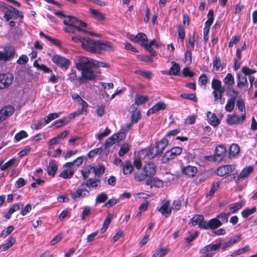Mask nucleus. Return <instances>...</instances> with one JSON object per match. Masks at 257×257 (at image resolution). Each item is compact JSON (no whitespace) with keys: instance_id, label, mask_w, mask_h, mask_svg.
<instances>
[{"instance_id":"nucleus-11","label":"nucleus","mask_w":257,"mask_h":257,"mask_svg":"<svg viewBox=\"0 0 257 257\" xmlns=\"http://www.w3.org/2000/svg\"><path fill=\"white\" fill-rule=\"evenodd\" d=\"M235 168L234 165L222 166L217 169L216 173L218 176L222 177L233 172Z\"/></svg>"},{"instance_id":"nucleus-35","label":"nucleus","mask_w":257,"mask_h":257,"mask_svg":"<svg viewBox=\"0 0 257 257\" xmlns=\"http://www.w3.org/2000/svg\"><path fill=\"white\" fill-rule=\"evenodd\" d=\"M66 18L67 19L63 21L65 25L77 26L78 19L71 16H67Z\"/></svg>"},{"instance_id":"nucleus-57","label":"nucleus","mask_w":257,"mask_h":257,"mask_svg":"<svg viewBox=\"0 0 257 257\" xmlns=\"http://www.w3.org/2000/svg\"><path fill=\"white\" fill-rule=\"evenodd\" d=\"M177 28L178 38L179 39H180L182 40V41H183L185 37V29H184V27L181 25H179L177 26Z\"/></svg>"},{"instance_id":"nucleus-8","label":"nucleus","mask_w":257,"mask_h":257,"mask_svg":"<svg viewBox=\"0 0 257 257\" xmlns=\"http://www.w3.org/2000/svg\"><path fill=\"white\" fill-rule=\"evenodd\" d=\"M182 152V149L181 148L179 147H173L165 153L163 156V160L167 162L170 160L174 159L178 155H180Z\"/></svg>"},{"instance_id":"nucleus-2","label":"nucleus","mask_w":257,"mask_h":257,"mask_svg":"<svg viewBox=\"0 0 257 257\" xmlns=\"http://www.w3.org/2000/svg\"><path fill=\"white\" fill-rule=\"evenodd\" d=\"M97 75L95 72L90 68L81 72V76L78 77V81L80 84H84L90 81H94Z\"/></svg>"},{"instance_id":"nucleus-18","label":"nucleus","mask_w":257,"mask_h":257,"mask_svg":"<svg viewBox=\"0 0 257 257\" xmlns=\"http://www.w3.org/2000/svg\"><path fill=\"white\" fill-rule=\"evenodd\" d=\"M226 153V149L222 145L218 146L215 149V157L217 162L221 161L224 158Z\"/></svg>"},{"instance_id":"nucleus-49","label":"nucleus","mask_w":257,"mask_h":257,"mask_svg":"<svg viewBox=\"0 0 257 257\" xmlns=\"http://www.w3.org/2000/svg\"><path fill=\"white\" fill-rule=\"evenodd\" d=\"M236 99L234 98H230L227 101V103L225 106V109L227 112H231L234 107Z\"/></svg>"},{"instance_id":"nucleus-37","label":"nucleus","mask_w":257,"mask_h":257,"mask_svg":"<svg viewBox=\"0 0 257 257\" xmlns=\"http://www.w3.org/2000/svg\"><path fill=\"white\" fill-rule=\"evenodd\" d=\"M223 82L227 85V87H230L234 84V78L231 73H227L223 79Z\"/></svg>"},{"instance_id":"nucleus-7","label":"nucleus","mask_w":257,"mask_h":257,"mask_svg":"<svg viewBox=\"0 0 257 257\" xmlns=\"http://www.w3.org/2000/svg\"><path fill=\"white\" fill-rule=\"evenodd\" d=\"M125 137V133L124 132H120L113 134L112 136L106 140L105 142V148H108L115 143H117Z\"/></svg>"},{"instance_id":"nucleus-41","label":"nucleus","mask_w":257,"mask_h":257,"mask_svg":"<svg viewBox=\"0 0 257 257\" xmlns=\"http://www.w3.org/2000/svg\"><path fill=\"white\" fill-rule=\"evenodd\" d=\"M112 217L113 216L112 214H108L103 222L102 227L100 229V231L101 233H104V232H105V231L108 227L109 224L110 223Z\"/></svg>"},{"instance_id":"nucleus-47","label":"nucleus","mask_w":257,"mask_h":257,"mask_svg":"<svg viewBox=\"0 0 257 257\" xmlns=\"http://www.w3.org/2000/svg\"><path fill=\"white\" fill-rule=\"evenodd\" d=\"M148 100V97L147 96L138 95H137L135 97V104L137 105H142L146 103Z\"/></svg>"},{"instance_id":"nucleus-38","label":"nucleus","mask_w":257,"mask_h":257,"mask_svg":"<svg viewBox=\"0 0 257 257\" xmlns=\"http://www.w3.org/2000/svg\"><path fill=\"white\" fill-rule=\"evenodd\" d=\"M209 228L211 229H216L222 225L221 221L219 220L217 217L211 219L209 221Z\"/></svg>"},{"instance_id":"nucleus-20","label":"nucleus","mask_w":257,"mask_h":257,"mask_svg":"<svg viewBox=\"0 0 257 257\" xmlns=\"http://www.w3.org/2000/svg\"><path fill=\"white\" fill-rule=\"evenodd\" d=\"M131 121L126 124L127 128H130L135 123H137L141 118V114L140 110H136L132 112L131 114Z\"/></svg>"},{"instance_id":"nucleus-5","label":"nucleus","mask_w":257,"mask_h":257,"mask_svg":"<svg viewBox=\"0 0 257 257\" xmlns=\"http://www.w3.org/2000/svg\"><path fill=\"white\" fill-rule=\"evenodd\" d=\"M14 79L12 74L10 73H0V89L8 88Z\"/></svg>"},{"instance_id":"nucleus-1","label":"nucleus","mask_w":257,"mask_h":257,"mask_svg":"<svg viewBox=\"0 0 257 257\" xmlns=\"http://www.w3.org/2000/svg\"><path fill=\"white\" fill-rule=\"evenodd\" d=\"M97 41L89 37H83L81 43L82 48L85 51L92 54H100L97 49Z\"/></svg>"},{"instance_id":"nucleus-29","label":"nucleus","mask_w":257,"mask_h":257,"mask_svg":"<svg viewBox=\"0 0 257 257\" xmlns=\"http://www.w3.org/2000/svg\"><path fill=\"white\" fill-rule=\"evenodd\" d=\"M208 19L205 23L204 29H209L210 26L212 25L214 17V11L212 9H210L207 14Z\"/></svg>"},{"instance_id":"nucleus-54","label":"nucleus","mask_w":257,"mask_h":257,"mask_svg":"<svg viewBox=\"0 0 257 257\" xmlns=\"http://www.w3.org/2000/svg\"><path fill=\"white\" fill-rule=\"evenodd\" d=\"M221 82L220 80L213 78L211 82V87L213 89L212 92H214L216 93L215 90L219 88L221 86Z\"/></svg>"},{"instance_id":"nucleus-17","label":"nucleus","mask_w":257,"mask_h":257,"mask_svg":"<svg viewBox=\"0 0 257 257\" xmlns=\"http://www.w3.org/2000/svg\"><path fill=\"white\" fill-rule=\"evenodd\" d=\"M69 131L66 130L62 132L60 135L51 139L48 143V146H52L58 144L61 140L64 139L68 134Z\"/></svg>"},{"instance_id":"nucleus-31","label":"nucleus","mask_w":257,"mask_h":257,"mask_svg":"<svg viewBox=\"0 0 257 257\" xmlns=\"http://www.w3.org/2000/svg\"><path fill=\"white\" fill-rule=\"evenodd\" d=\"M168 144V141L165 138H163L160 141L156 143L155 145L159 151H160L161 155L163 153V151L165 150L166 147Z\"/></svg>"},{"instance_id":"nucleus-32","label":"nucleus","mask_w":257,"mask_h":257,"mask_svg":"<svg viewBox=\"0 0 257 257\" xmlns=\"http://www.w3.org/2000/svg\"><path fill=\"white\" fill-rule=\"evenodd\" d=\"M4 51V53L5 57L7 58V61L10 60L14 57L15 54V50L13 47H7L5 48Z\"/></svg>"},{"instance_id":"nucleus-43","label":"nucleus","mask_w":257,"mask_h":257,"mask_svg":"<svg viewBox=\"0 0 257 257\" xmlns=\"http://www.w3.org/2000/svg\"><path fill=\"white\" fill-rule=\"evenodd\" d=\"M74 171L72 169L63 170L59 174V177L64 179H70L73 175Z\"/></svg>"},{"instance_id":"nucleus-15","label":"nucleus","mask_w":257,"mask_h":257,"mask_svg":"<svg viewBox=\"0 0 257 257\" xmlns=\"http://www.w3.org/2000/svg\"><path fill=\"white\" fill-rule=\"evenodd\" d=\"M253 168L251 166L245 167L240 173L237 178L235 180L236 183H238L240 181L246 178L251 172H253Z\"/></svg>"},{"instance_id":"nucleus-33","label":"nucleus","mask_w":257,"mask_h":257,"mask_svg":"<svg viewBox=\"0 0 257 257\" xmlns=\"http://www.w3.org/2000/svg\"><path fill=\"white\" fill-rule=\"evenodd\" d=\"M33 65L34 67L37 68L38 69L42 71L45 73H52V70L49 67L47 66L45 64H40L37 61H34Z\"/></svg>"},{"instance_id":"nucleus-52","label":"nucleus","mask_w":257,"mask_h":257,"mask_svg":"<svg viewBox=\"0 0 257 257\" xmlns=\"http://www.w3.org/2000/svg\"><path fill=\"white\" fill-rule=\"evenodd\" d=\"M16 238L14 237H11L7 242L2 245V249L3 251L8 250L9 248L13 246L16 242Z\"/></svg>"},{"instance_id":"nucleus-36","label":"nucleus","mask_w":257,"mask_h":257,"mask_svg":"<svg viewBox=\"0 0 257 257\" xmlns=\"http://www.w3.org/2000/svg\"><path fill=\"white\" fill-rule=\"evenodd\" d=\"M89 11L92 15L97 20L104 21L105 20V15L102 13L99 12L96 10L90 9Z\"/></svg>"},{"instance_id":"nucleus-26","label":"nucleus","mask_w":257,"mask_h":257,"mask_svg":"<svg viewBox=\"0 0 257 257\" xmlns=\"http://www.w3.org/2000/svg\"><path fill=\"white\" fill-rule=\"evenodd\" d=\"M207 117L209 123L213 126L215 127L219 124L220 120L214 113H211L210 111H208L207 113Z\"/></svg>"},{"instance_id":"nucleus-34","label":"nucleus","mask_w":257,"mask_h":257,"mask_svg":"<svg viewBox=\"0 0 257 257\" xmlns=\"http://www.w3.org/2000/svg\"><path fill=\"white\" fill-rule=\"evenodd\" d=\"M225 91V90L224 87L221 86L219 88L215 90L216 93H214V92H212V94L214 98V101H217L219 100H221L223 94Z\"/></svg>"},{"instance_id":"nucleus-19","label":"nucleus","mask_w":257,"mask_h":257,"mask_svg":"<svg viewBox=\"0 0 257 257\" xmlns=\"http://www.w3.org/2000/svg\"><path fill=\"white\" fill-rule=\"evenodd\" d=\"M143 171L148 177H152L156 173V166L154 163H148L144 166Z\"/></svg>"},{"instance_id":"nucleus-40","label":"nucleus","mask_w":257,"mask_h":257,"mask_svg":"<svg viewBox=\"0 0 257 257\" xmlns=\"http://www.w3.org/2000/svg\"><path fill=\"white\" fill-rule=\"evenodd\" d=\"M204 219V217L202 215H196L191 218L189 222V224H191L192 226H195L196 224L199 225L200 222Z\"/></svg>"},{"instance_id":"nucleus-6","label":"nucleus","mask_w":257,"mask_h":257,"mask_svg":"<svg viewBox=\"0 0 257 257\" xmlns=\"http://www.w3.org/2000/svg\"><path fill=\"white\" fill-rule=\"evenodd\" d=\"M75 67L78 70L81 72L91 68L90 59L79 56L78 62L75 63Z\"/></svg>"},{"instance_id":"nucleus-21","label":"nucleus","mask_w":257,"mask_h":257,"mask_svg":"<svg viewBox=\"0 0 257 257\" xmlns=\"http://www.w3.org/2000/svg\"><path fill=\"white\" fill-rule=\"evenodd\" d=\"M197 172L196 167L192 166H187L182 169V173L189 177H193Z\"/></svg>"},{"instance_id":"nucleus-39","label":"nucleus","mask_w":257,"mask_h":257,"mask_svg":"<svg viewBox=\"0 0 257 257\" xmlns=\"http://www.w3.org/2000/svg\"><path fill=\"white\" fill-rule=\"evenodd\" d=\"M180 69V67L179 65L175 62H172V65L170 69L169 74L175 76L178 75Z\"/></svg>"},{"instance_id":"nucleus-9","label":"nucleus","mask_w":257,"mask_h":257,"mask_svg":"<svg viewBox=\"0 0 257 257\" xmlns=\"http://www.w3.org/2000/svg\"><path fill=\"white\" fill-rule=\"evenodd\" d=\"M142 152L149 159H152L156 157H159L162 156L156 145L146 148L143 150Z\"/></svg>"},{"instance_id":"nucleus-13","label":"nucleus","mask_w":257,"mask_h":257,"mask_svg":"<svg viewBox=\"0 0 257 257\" xmlns=\"http://www.w3.org/2000/svg\"><path fill=\"white\" fill-rule=\"evenodd\" d=\"M97 49L101 52V50L113 51L114 48L112 43L109 41H97Z\"/></svg>"},{"instance_id":"nucleus-27","label":"nucleus","mask_w":257,"mask_h":257,"mask_svg":"<svg viewBox=\"0 0 257 257\" xmlns=\"http://www.w3.org/2000/svg\"><path fill=\"white\" fill-rule=\"evenodd\" d=\"M85 185L87 187L96 188L100 185V182L99 180L96 178H90L88 179L85 183H83L81 184V186Z\"/></svg>"},{"instance_id":"nucleus-61","label":"nucleus","mask_w":257,"mask_h":257,"mask_svg":"<svg viewBox=\"0 0 257 257\" xmlns=\"http://www.w3.org/2000/svg\"><path fill=\"white\" fill-rule=\"evenodd\" d=\"M130 150V147L128 144H124L121 145L120 150L118 151V155L120 157L123 156L127 153Z\"/></svg>"},{"instance_id":"nucleus-30","label":"nucleus","mask_w":257,"mask_h":257,"mask_svg":"<svg viewBox=\"0 0 257 257\" xmlns=\"http://www.w3.org/2000/svg\"><path fill=\"white\" fill-rule=\"evenodd\" d=\"M122 167V172L124 175L131 174L134 169V166H133L132 162L130 161L124 162Z\"/></svg>"},{"instance_id":"nucleus-22","label":"nucleus","mask_w":257,"mask_h":257,"mask_svg":"<svg viewBox=\"0 0 257 257\" xmlns=\"http://www.w3.org/2000/svg\"><path fill=\"white\" fill-rule=\"evenodd\" d=\"M58 166L55 160H51L47 167V173L49 175L54 176L57 170Z\"/></svg>"},{"instance_id":"nucleus-3","label":"nucleus","mask_w":257,"mask_h":257,"mask_svg":"<svg viewBox=\"0 0 257 257\" xmlns=\"http://www.w3.org/2000/svg\"><path fill=\"white\" fill-rule=\"evenodd\" d=\"M7 10L6 11L4 16L5 21L8 22L11 19L16 20L18 17L22 19L24 18L23 12L16 8L9 5L7 7Z\"/></svg>"},{"instance_id":"nucleus-23","label":"nucleus","mask_w":257,"mask_h":257,"mask_svg":"<svg viewBox=\"0 0 257 257\" xmlns=\"http://www.w3.org/2000/svg\"><path fill=\"white\" fill-rule=\"evenodd\" d=\"M237 75V87L241 88L247 85V80L246 76L242 74L238 73Z\"/></svg>"},{"instance_id":"nucleus-46","label":"nucleus","mask_w":257,"mask_h":257,"mask_svg":"<svg viewBox=\"0 0 257 257\" xmlns=\"http://www.w3.org/2000/svg\"><path fill=\"white\" fill-rule=\"evenodd\" d=\"M69 123V118L64 117L57 121L53 125V128L61 127Z\"/></svg>"},{"instance_id":"nucleus-53","label":"nucleus","mask_w":257,"mask_h":257,"mask_svg":"<svg viewBox=\"0 0 257 257\" xmlns=\"http://www.w3.org/2000/svg\"><path fill=\"white\" fill-rule=\"evenodd\" d=\"M147 177L145 173L139 171L135 173L134 179L137 181L141 182L145 180Z\"/></svg>"},{"instance_id":"nucleus-51","label":"nucleus","mask_w":257,"mask_h":257,"mask_svg":"<svg viewBox=\"0 0 257 257\" xmlns=\"http://www.w3.org/2000/svg\"><path fill=\"white\" fill-rule=\"evenodd\" d=\"M180 97L184 99L192 100L194 102H197V101L195 93H183L181 94Z\"/></svg>"},{"instance_id":"nucleus-55","label":"nucleus","mask_w":257,"mask_h":257,"mask_svg":"<svg viewBox=\"0 0 257 257\" xmlns=\"http://www.w3.org/2000/svg\"><path fill=\"white\" fill-rule=\"evenodd\" d=\"M240 238H241L240 235L236 236L234 238H231L229 240H228L225 243V245H224L222 247V249L224 250L225 249V248L226 247H228L230 246V245H232L233 244H234L236 242H237L238 241H239L240 239Z\"/></svg>"},{"instance_id":"nucleus-24","label":"nucleus","mask_w":257,"mask_h":257,"mask_svg":"<svg viewBox=\"0 0 257 257\" xmlns=\"http://www.w3.org/2000/svg\"><path fill=\"white\" fill-rule=\"evenodd\" d=\"M89 195V192L86 189L78 188L75 192L71 193V195L73 199L80 197L87 196Z\"/></svg>"},{"instance_id":"nucleus-12","label":"nucleus","mask_w":257,"mask_h":257,"mask_svg":"<svg viewBox=\"0 0 257 257\" xmlns=\"http://www.w3.org/2000/svg\"><path fill=\"white\" fill-rule=\"evenodd\" d=\"M59 116V113H51L49 114L43 120L40 121L36 124L35 128H39L40 127L45 126L46 124L49 123L50 121L57 118Z\"/></svg>"},{"instance_id":"nucleus-4","label":"nucleus","mask_w":257,"mask_h":257,"mask_svg":"<svg viewBox=\"0 0 257 257\" xmlns=\"http://www.w3.org/2000/svg\"><path fill=\"white\" fill-rule=\"evenodd\" d=\"M52 62L63 70H67L71 64L69 59L58 54H55L52 58Z\"/></svg>"},{"instance_id":"nucleus-58","label":"nucleus","mask_w":257,"mask_h":257,"mask_svg":"<svg viewBox=\"0 0 257 257\" xmlns=\"http://www.w3.org/2000/svg\"><path fill=\"white\" fill-rule=\"evenodd\" d=\"M16 159L13 158L4 164L1 167V169L2 171H5L9 168L12 167L16 162Z\"/></svg>"},{"instance_id":"nucleus-10","label":"nucleus","mask_w":257,"mask_h":257,"mask_svg":"<svg viewBox=\"0 0 257 257\" xmlns=\"http://www.w3.org/2000/svg\"><path fill=\"white\" fill-rule=\"evenodd\" d=\"M15 111L14 107L12 105L4 106L0 110V122L11 116Z\"/></svg>"},{"instance_id":"nucleus-48","label":"nucleus","mask_w":257,"mask_h":257,"mask_svg":"<svg viewBox=\"0 0 257 257\" xmlns=\"http://www.w3.org/2000/svg\"><path fill=\"white\" fill-rule=\"evenodd\" d=\"M226 94L230 96V98H234V99H236V98L238 95V92L235 90L231 86L227 87Z\"/></svg>"},{"instance_id":"nucleus-16","label":"nucleus","mask_w":257,"mask_h":257,"mask_svg":"<svg viewBox=\"0 0 257 257\" xmlns=\"http://www.w3.org/2000/svg\"><path fill=\"white\" fill-rule=\"evenodd\" d=\"M166 105L162 101H160L155 104L152 107L149 109L147 112V115H149L151 114L155 113L158 112L161 110H164L166 109Z\"/></svg>"},{"instance_id":"nucleus-44","label":"nucleus","mask_w":257,"mask_h":257,"mask_svg":"<svg viewBox=\"0 0 257 257\" xmlns=\"http://www.w3.org/2000/svg\"><path fill=\"white\" fill-rule=\"evenodd\" d=\"M240 152V148L238 145L236 144H232L229 148V155L233 157L237 155Z\"/></svg>"},{"instance_id":"nucleus-28","label":"nucleus","mask_w":257,"mask_h":257,"mask_svg":"<svg viewBox=\"0 0 257 257\" xmlns=\"http://www.w3.org/2000/svg\"><path fill=\"white\" fill-rule=\"evenodd\" d=\"M148 40L147 35L144 33H139L134 40L135 42L140 43L142 46L143 44H147Z\"/></svg>"},{"instance_id":"nucleus-14","label":"nucleus","mask_w":257,"mask_h":257,"mask_svg":"<svg viewBox=\"0 0 257 257\" xmlns=\"http://www.w3.org/2000/svg\"><path fill=\"white\" fill-rule=\"evenodd\" d=\"M245 113L243 114L241 116L237 115H230L227 116L226 121L228 124L231 125L233 124H237L243 122L245 119Z\"/></svg>"},{"instance_id":"nucleus-62","label":"nucleus","mask_w":257,"mask_h":257,"mask_svg":"<svg viewBox=\"0 0 257 257\" xmlns=\"http://www.w3.org/2000/svg\"><path fill=\"white\" fill-rule=\"evenodd\" d=\"M230 215V213H224L222 212L218 215H217V218L221 221V222L224 223L228 221V217Z\"/></svg>"},{"instance_id":"nucleus-42","label":"nucleus","mask_w":257,"mask_h":257,"mask_svg":"<svg viewBox=\"0 0 257 257\" xmlns=\"http://www.w3.org/2000/svg\"><path fill=\"white\" fill-rule=\"evenodd\" d=\"M213 67L216 71H222L223 69L222 64H221L220 59L219 57H215L213 59Z\"/></svg>"},{"instance_id":"nucleus-59","label":"nucleus","mask_w":257,"mask_h":257,"mask_svg":"<svg viewBox=\"0 0 257 257\" xmlns=\"http://www.w3.org/2000/svg\"><path fill=\"white\" fill-rule=\"evenodd\" d=\"M256 210V207L254 206L252 207L251 209L247 208L244 209L241 213L242 216L244 218L247 217L250 214L254 213Z\"/></svg>"},{"instance_id":"nucleus-50","label":"nucleus","mask_w":257,"mask_h":257,"mask_svg":"<svg viewBox=\"0 0 257 257\" xmlns=\"http://www.w3.org/2000/svg\"><path fill=\"white\" fill-rule=\"evenodd\" d=\"M92 167V170L95 175L98 177L102 175L105 171V167L104 165H99L97 167Z\"/></svg>"},{"instance_id":"nucleus-63","label":"nucleus","mask_w":257,"mask_h":257,"mask_svg":"<svg viewBox=\"0 0 257 257\" xmlns=\"http://www.w3.org/2000/svg\"><path fill=\"white\" fill-rule=\"evenodd\" d=\"M107 199V196L105 193H101L96 198L95 201L97 203H101L105 201Z\"/></svg>"},{"instance_id":"nucleus-56","label":"nucleus","mask_w":257,"mask_h":257,"mask_svg":"<svg viewBox=\"0 0 257 257\" xmlns=\"http://www.w3.org/2000/svg\"><path fill=\"white\" fill-rule=\"evenodd\" d=\"M208 78L206 74H202L199 77V85L200 86H203L204 88L206 87L207 83Z\"/></svg>"},{"instance_id":"nucleus-45","label":"nucleus","mask_w":257,"mask_h":257,"mask_svg":"<svg viewBox=\"0 0 257 257\" xmlns=\"http://www.w3.org/2000/svg\"><path fill=\"white\" fill-rule=\"evenodd\" d=\"M169 202L167 201L164 203L160 208L158 209V211L160 212L162 214H164L165 213L167 214H171V209L169 208Z\"/></svg>"},{"instance_id":"nucleus-60","label":"nucleus","mask_w":257,"mask_h":257,"mask_svg":"<svg viewBox=\"0 0 257 257\" xmlns=\"http://www.w3.org/2000/svg\"><path fill=\"white\" fill-rule=\"evenodd\" d=\"M241 39V36L240 35H235L232 37L229 43L228 47L231 48L233 45L238 43Z\"/></svg>"},{"instance_id":"nucleus-25","label":"nucleus","mask_w":257,"mask_h":257,"mask_svg":"<svg viewBox=\"0 0 257 257\" xmlns=\"http://www.w3.org/2000/svg\"><path fill=\"white\" fill-rule=\"evenodd\" d=\"M221 245L222 243L220 241H219L216 244H210L209 245H207L201 249L200 253L202 254H205L208 251L212 250H217L221 247Z\"/></svg>"},{"instance_id":"nucleus-64","label":"nucleus","mask_w":257,"mask_h":257,"mask_svg":"<svg viewBox=\"0 0 257 257\" xmlns=\"http://www.w3.org/2000/svg\"><path fill=\"white\" fill-rule=\"evenodd\" d=\"M142 46L144 47L146 50H147L150 54L151 56L157 57V54L155 50L150 45H148L147 44H143Z\"/></svg>"}]
</instances>
